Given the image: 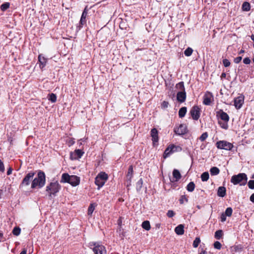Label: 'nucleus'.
Instances as JSON below:
<instances>
[{
  "mask_svg": "<svg viewBox=\"0 0 254 254\" xmlns=\"http://www.w3.org/2000/svg\"><path fill=\"white\" fill-rule=\"evenodd\" d=\"M80 178L75 175H71L70 177V181L69 184L72 186L75 187L78 186L80 183Z\"/></svg>",
  "mask_w": 254,
  "mask_h": 254,
  "instance_id": "2eb2a0df",
  "label": "nucleus"
},
{
  "mask_svg": "<svg viewBox=\"0 0 254 254\" xmlns=\"http://www.w3.org/2000/svg\"><path fill=\"white\" fill-rule=\"evenodd\" d=\"M131 180H130V181H128V180L127 179V187H129V186H131Z\"/></svg>",
  "mask_w": 254,
  "mask_h": 254,
  "instance_id": "052dcab7",
  "label": "nucleus"
},
{
  "mask_svg": "<svg viewBox=\"0 0 254 254\" xmlns=\"http://www.w3.org/2000/svg\"><path fill=\"white\" fill-rule=\"evenodd\" d=\"M169 102L166 101H164L161 104V108L162 109L167 108L169 106Z\"/></svg>",
  "mask_w": 254,
  "mask_h": 254,
  "instance_id": "49530a36",
  "label": "nucleus"
},
{
  "mask_svg": "<svg viewBox=\"0 0 254 254\" xmlns=\"http://www.w3.org/2000/svg\"><path fill=\"white\" fill-rule=\"evenodd\" d=\"M185 200L186 202H188V199L186 195H182L180 199H179L180 203L181 204L184 203V201Z\"/></svg>",
  "mask_w": 254,
  "mask_h": 254,
  "instance_id": "8fccbe9b",
  "label": "nucleus"
},
{
  "mask_svg": "<svg viewBox=\"0 0 254 254\" xmlns=\"http://www.w3.org/2000/svg\"><path fill=\"white\" fill-rule=\"evenodd\" d=\"M216 146L219 149H224L230 151L232 150L234 146L232 143L226 140H220L216 143Z\"/></svg>",
  "mask_w": 254,
  "mask_h": 254,
  "instance_id": "39448f33",
  "label": "nucleus"
},
{
  "mask_svg": "<svg viewBox=\"0 0 254 254\" xmlns=\"http://www.w3.org/2000/svg\"><path fill=\"white\" fill-rule=\"evenodd\" d=\"M174 131L176 134L182 135L186 134L187 132V126L184 124H181L178 127H175Z\"/></svg>",
  "mask_w": 254,
  "mask_h": 254,
  "instance_id": "9b49d317",
  "label": "nucleus"
},
{
  "mask_svg": "<svg viewBox=\"0 0 254 254\" xmlns=\"http://www.w3.org/2000/svg\"><path fill=\"white\" fill-rule=\"evenodd\" d=\"M199 254H206V252L205 250L202 249L201 252Z\"/></svg>",
  "mask_w": 254,
  "mask_h": 254,
  "instance_id": "0e129e2a",
  "label": "nucleus"
},
{
  "mask_svg": "<svg viewBox=\"0 0 254 254\" xmlns=\"http://www.w3.org/2000/svg\"><path fill=\"white\" fill-rule=\"evenodd\" d=\"M88 247L93 250L95 254H106L105 247L98 243L91 242Z\"/></svg>",
  "mask_w": 254,
  "mask_h": 254,
  "instance_id": "7ed1b4c3",
  "label": "nucleus"
},
{
  "mask_svg": "<svg viewBox=\"0 0 254 254\" xmlns=\"http://www.w3.org/2000/svg\"><path fill=\"white\" fill-rule=\"evenodd\" d=\"M9 2H4L0 5V9L2 11H5L9 7Z\"/></svg>",
  "mask_w": 254,
  "mask_h": 254,
  "instance_id": "ea45409f",
  "label": "nucleus"
},
{
  "mask_svg": "<svg viewBox=\"0 0 254 254\" xmlns=\"http://www.w3.org/2000/svg\"><path fill=\"white\" fill-rule=\"evenodd\" d=\"M251 60L249 58L247 57L244 59L243 63L246 64H249L251 63Z\"/></svg>",
  "mask_w": 254,
  "mask_h": 254,
  "instance_id": "864d4df0",
  "label": "nucleus"
},
{
  "mask_svg": "<svg viewBox=\"0 0 254 254\" xmlns=\"http://www.w3.org/2000/svg\"><path fill=\"white\" fill-rule=\"evenodd\" d=\"M133 167L132 165L130 166L128 169L127 173V174L126 177L128 181L131 180L132 175H133Z\"/></svg>",
  "mask_w": 254,
  "mask_h": 254,
  "instance_id": "393cba45",
  "label": "nucleus"
},
{
  "mask_svg": "<svg viewBox=\"0 0 254 254\" xmlns=\"http://www.w3.org/2000/svg\"><path fill=\"white\" fill-rule=\"evenodd\" d=\"M95 184L96 186H98V190H100V188L104 185L105 182L102 180H100V178H97L96 177L95 179Z\"/></svg>",
  "mask_w": 254,
  "mask_h": 254,
  "instance_id": "a878e982",
  "label": "nucleus"
},
{
  "mask_svg": "<svg viewBox=\"0 0 254 254\" xmlns=\"http://www.w3.org/2000/svg\"><path fill=\"white\" fill-rule=\"evenodd\" d=\"M47 60L42 55H39L38 56V62L40 63V67L43 68L46 64Z\"/></svg>",
  "mask_w": 254,
  "mask_h": 254,
  "instance_id": "aec40b11",
  "label": "nucleus"
},
{
  "mask_svg": "<svg viewBox=\"0 0 254 254\" xmlns=\"http://www.w3.org/2000/svg\"><path fill=\"white\" fill-rule=\"evenodd\" d=\"M83 152L80 149H76L74 152H70V158L71 160H77L83 155Z\"/></svg>",
  "mask_w": 254,
  "mask_h": 254,
  "instance_id": "ddd939ff",
  "label": "nucleus"
},
{
  "mask_svg": "<svg viewBox=\"0 0 254 254\" xmlns=\"http://www.w3.org/2000/svg\"><path fill=\"white\" fill-rule=\"evenodd\" d=\"M242 59V57H237L234 59V62L236 64H239L241 61Z\"/></svg>",
  "mask_w": 254,
  "mask_h": 254,
  "instance_id": "5fc2aeb1",
  "label": "nucleus"
},
{
  "mask_svg": "<svg viewBox=\"0 0 254 254\" xmlns=\"http://www.w3.org/2000/svg\"><path fill=\"white\" fill-rule=\"evenodd\" d=\"M61 189V186L57 181L51 182L49 185L46 187V191L49 192V195H55Z\"/></svg>",
  "mask_w": 254,
  "mask_h": 254,
  "instance_id": "20e7f679",
  "label": "nucleus"
},
{
  "mask_svg": "<svg viewBox=\"0 0 254 254\" xmlns=\"http://www.w3.org/2000/svg\"><path fill=\"white\" fill-rule=\"evenodd\" d=\"M247 176L243 173L233 175L231 179V182L234 185L239 184L240 186H245L247 184Z\"/></svg>",
  "mask_w": 254,
  "mask_h": 254,
  "instance_id": "f03ea898",
  "label": "nucleus"
},
{
  "mask_svg": "<svg viewBox=\"0 0 254 254\" xmlns=\"http://www.w3.org/2000/svg\"><path fill=\"white\" fill-rule=\"evenodd\" d=\"M223 64L225 67H228L230 65V61L227 59L223 60Z\"/></svg>",
  "mask_w": 254,
  "mask_h": 254,
  "instance_id": "3c124183",
  "label": "nucleus"
},
{
  "mask_svg": "<svg viewBox=\"0 0 254 254\" xmlns=\"http://www.w3.org/2000/svg\"><path fill=\"white\" fill-rule=\"evenodd\" d=\"M94 209H95V205H94V204H93V203L90 204L88 208V214L89 215H92Z\"/></svg>",
  "mask_w": 254,
  "mask_h": 254,
  "instance_id": "58836bf2",
  "label": "nucleus"
},
{
  "mask_svg": "<svg viewBox=\"0 0 254 254\" xmlns=\"http://www.w3.org/2000/svg\"><path fill=\"white\" fill-rule=\"evenodd\" d=\"M48 100L52 103H54L57 101V95L54 93L49 94L47 97Z\"/></svg>",
  "mask_w": 254,
  "mask_h": 254,
  "instance_id": "cd10ccee",
  "label": "nucleus"
},
{
  "mask_svg": "<svg viewBox=\"0 0 254 254\" xmlns=\"http://www.w3.org/2000/svg\"><path fill=\"white\" fill-rule=\"evenodd\" d=\"M88 10L87 6H86L82 13L80 21L76 27L77 31L80 30L82 28L83 25L86 24V18L88 14Z\"/></svg>",
  "mask_w": 254,
  "mask_h": 254,
  "instance_id": "6e6552de",
  "label": "nucleus"
},
{
  "mask_svg": "<svg viewBox=\"0 0 254 254\" xmlns=\"http://www.w3.org/2000/svg\"><path fill=\"white\" fill-rule=\"evenodd\" d=\"M209 175L207 172L203 173L201 175V179L202 181L206 182L209 179Z\"/></svg>",
  "mask_w": 254,
  "mask_h": 254,
  "instance_id": "f704fd0d",
  "label": "nucleus"
},
{
  "mask_svg": "<svg viewBox=\"0 0 254 254\" xmlns=\"http://www.w3.org/2000/svg\"><path fill=\"white\" fill-rule=\"evenodd\" d=\"M46 183V176L45 173L42 171H39L38 173L37 178L32 180L31 188L35 189L37 187L39 188L43 187Z\"/></svg>",
  "mask_w": 254,
  "mask_h": 254,
  "instance_id": "f257e3e1",
  "label": "nucleus"
},
{
  "mask_svg": "<svg viewBox=\"0 0 254 254\" xmlns=\"http://www.w3.org/2000/svg\"><path fill=\"white\" fill-rule=\"evenodd\" d=\"M175 232L179 235L183 234L184 233V226L182 224L179 225L175 228Z\"/></svg>",
  "mask_w": 254,
  "mask_h": 254,
  "instance_id": "412c9836",
  "label": "nucleus"
},
{
  "mask_svg": "<svg viewBox=\"0 0 254 254\" xmlns=\"http://www.w3.org/2000/svg\"><path fill=\"white\" fill-rule=\"evenodd\" d=\"M242 8L243 11H249L251 9L250 4L247 1H245L242 4Z\"/></svg>",
  "mask_w": 254,
  "mask_h": 254,
  "instance_id": "7c9ffc66",
  "label": "nucleus"
},
{
  "mask_svg": "<svg viewBox=\"0 0 254 254\" xmlns=\"http://www.w3.org/2000/svg\"><path fill=\"white\" fill-rule=\"evenodd\" d=\"M187 112V108L186 107H182L179 111V117L180 118H184Z\"/></svg>",
  "mask_w": 254,
  "mask_h": 254,
  "instance_id": "bb28decb",
  "label": "nucleus"
},
{
  "mask_svg": "<svg viewBox=\"0 0 254 254\" xmlns=\"http://www.w3.org/2000/svg\"><path fill=\"white\" fill-rule=\"evenodd\" d=\"M232 212H233L232 208L231 207H228L226 208L224 213L227 216H231L232 215Z\"/></svg>",
  "mask_w": 254,
  "mask_h": 254,
  "instance_id": "79ce46f5",
  "label": "nucleus"
},
{
  "mask_svg": "<svg viewBox=\"0 0 254 254\" xmlns=\"http://www.w3.org/2000/svg\"><path fill=\"white\" fill-rule=\"evenodd\" d=\"M97 178H100L104 182H106L108 179V176L105 172H100L96 177Z\"/></svg>",
  "mask_w": 254,
  "mask_h": 254,
  "instance_id": "b1692460",
  "label": "nucleus"
},
{
  "mask_svg": "<svg viewBox=\"0 0 254 254\" xmlns=\"http://www.w3.org/2000/svg\"><path fill=\"white\" fill-rule=\"evenodd\" d=\"M212 98H213L212 94L210 92L207 91L203 97V104L209 105L211 103Z\"/></svg>",
  "mask_w": 254,
  "mask_h": 254,
  "instance_id": "4468645a",
  "label": "nucleus"
},
{
  "mask_svg": "<svg viewBox=\"0 0 254 254\" xmlns=\"http://www.w3.org/2000/svg\"><path fill=\"white\" fill-rule=\"evenodd\" d=\"M226 215L223 213H222L221 215V221L222 222H224L226 221Z\"/></svg>",
  "mask_w": 254,
  "mask_h": 254,
  "instance_id": "4d7b16f0",
  "label": "nucleus"
},
{
  "mask_svg": "<svg viewBox=\"0 0 254 254\" xmlns=\"http://www.w3.org/2000/svg\"><path fill=\"white\" fill-rule=\"evenodd\" d=\"M228 122L223 121L221 120L218 121V124L221 128L225 129H227L228 128Z\"/></svg>",
  "mask_w": 254,
  "mask_h": 254,
  "instance_id": "72a5a7b5",
  "label": "nucleus"
},
{
  "mask_svg": "<svg viewBox=\"0 0 254 254\" xmlns=\"http://www.w3.org/2000/svg\"><path fill=\"white\" fill-rule=\"evenodd\" d=\"M226 190L224 187H219L217 190L218 196L223 197L226 195Z\"/></svg>",
  "mask_w": 254,
  "mask_h": 254,
  "instance_id": "4be33fe9",
  "label": "nucleus"
},
{
  "mask_svg": "<svg viewBox=\"0 0 254 254\" xmlns=\"http://www.w3.org/2000/svg\"><path fill=\"white\" fill-rule=\"evenodd\" d=\"M186 99V93L185 91L178 92L177 94V100L180 103H183Z\"/></svg>",
  "mask_w": 254,
  "mask_h": 254,
  "instance_id": "f3484780",
  "label": "nucleus"
},
{
  "mask_svg": "<svg viewBox=\"0 0 254 254\" xmlns=\"http://www.w3.org/2000/svg\"><path fill=\"white\" fill-rule=\"evenodd\" d=\"M220 172V170L218 168L216 167H213L211 168L210 170V173L211 175L215 176L218 175Z\"/></svg>",
  "mask_w": 254,
  "mask_h": 254,
  "instance_id": "c85d7f7f",
  "label": "nucleus"
},
{
  "mask_svg": "<svg viewBox=\"0 0 254 254\" xmlns=\"http://www.w3.org/2000/svg\"><path fill=\"white\" fill-rule=\"evenodd\" d=\"M245 52V51L243 49L241 50V51L239 52V54H241L242 53H244Z\"/></svg>",
  "mask_w": 254,
  "mask_h": 254,
  "instance_id": "338daca9",
  "label": "nucleus"
},
{
  "mask_svg": "<svg viewBox=\"0 0 254 254\" xmlns=\"http://www.w3.org/2000/svg\"><path fill=\"white\" fill-rule=\"evenodd\" d=\"M27 250L25 249L23 250V251L20 253V254H26Z\"/></svg>",
  "mask_w": 254,
  "mask_h": 254,
  "instance_id": "e2e57ef3",
  "label": "nucleus"
},
{
  "mask_svg": "<svg viewBox=\"0 0 254 254\" xmlns=\"http://www.w3.org/2000/svg\"><path fill=\"white\" fill-rule=\"evenodd\" d=\"M173 179H170L171 182H178L181 178V174L177 169H174L173 171Z\"/></svg>",
  "mask_w": 254,
  "mask_h": 254,
  "instance_id": "a211bd4d",
  "label": "nucleus"
},
{
  "mask_svg": "<svg viewBox=\"0 0 254 254\" xmlns=\"http://www.w3.org/2000/svg\"><path fill=\"white\" fill-rule=\"evenodd\" d=\"M208 137V133L206 132L203 133L199 137L201 141H204Z\"/></svg>",
  "mask_w": 254,
  "mask_h": 254,
  "instance_id": "37998d69",
  "label": "nucleus"
},
{
  "mask_svg": "<svg viewBox=\"0 0 254 254\" xmlns=\"http://www.w3.org/2000/svg\"><path fill=\"white\" fill-rule=\"evenodd\" d=\"M200 243V239H195L193 243V247L194 248H197L198 246V245Z\"/></svg>",
  "mask_w": 254,
  "mask_h": 254,
  "instance_id": "09e8293b",
  "label": "nucleus"
},
{
  "mask_svg": "<svg viewBox=\"0 0 254 254\" xmlns=\"http://www.w3.org/2000/svg\"><path fill=\"white\" fill-rule=\"evenodd\" d=\"M175 149V150L177 151H182V148L180 146H176L174 144H171L168 146L167 148L165 149L163 157L164 158H166L167 157H168L170 156L171 154H172L173 153H174V150L173 149Z\"/></svg>",
  "mask_w": 254,
  "mask_h": 254,
  "instance_id": "0eeeda50",
  "label": "nucleus"
},
{
  "mask_svg": "<svg viewBox=\"0 0 254 254\" xmlns=\"http://www.w3.org/2000/svg\"><path fill=\"white\" fill-rule=\"evenodd\" d=\"M192 52L193 50L192 49V48L188 47L184 51V54L186 56L189 57L192 54Z\"/></svg>",
  "mask_w": 254,
  "mask_h": 254,
  "instance_id": "4c0bfd02",
  "label": "nucleus"
},
{
  "mask_svg": "<svg viewBox=\"0 0 254 254\" xmlns=\"http://www.w3.org/2000/svg\"><path fill=\"white\" fill-rule=\"evenodd\" d=\"M251 38L252 39V40L253 41V48H254V34H252L251 36Z\"/></svg>",
  "mask_w": 254,
  "mask_h": 254,
  "instance_id": "680f3d73",
  "label": "nucleus"
},
{
  "mask_svg": "<svg viewBox=\"0 0 254 254\" xmlns=\"http://www.w3.org/2000/svg\"><path fill=\"white\" fill-rule=\"evenodd\" d=\"M21 232V229L19 227H15L12 231V234L15 235V236H18Z\"/></svg>",
  "mask_w": 254,
  "mask_h": 254,
  "instance_id": "e433bc0d",
  "label": "nucleus"
},
{
  "mask_svg": "<svg viewBox=\"0 0 254 254\" xmlns=\"http://www.w3.org/2000/svg\"><path fill=\"white\" fill-rule=\"evenodd\" d=\"M244 247L241 244L235 245L231 247V251L234 253H241L243 250Z\"/></svg>",
  "mask_w": 254,
  "mask_h": 254,
  "instance_id": "6ab92c4d",
  "label": "nucleus"
},
{
  "mask_svg": "<svg viewBox=\"0 0 254 254\" xmlns=\"http://www.w3.org/2000/svg\"><path fill=\"white\" fill-rule=\"evenodd\" d=\"M248 185L249 189H254V180H250L248 183Z\"/></svg>",
  "mask_w": 254,
  "mask_h": 254,
  "instance_id": "c03bdc74",
  "label": "nucleus"
},
{
  "mask_svg": "<svg viewBox=\"0 0 254 254\" xmlns=\"http://www.w3.org/2000/svg\"><path fill=\"white\" fill-rule=\"evenodd\" d=\"M34 175L35 173L34 172H30L28 173L22 181L20 184L19 188H21L24 186H29L31 181L33 180Z\"/></svg>",
  "mask_w": 254,
  "mask_h": 254,
  "instance_id": "423d86ee",
  "label": "nucleus"
},
{
  "mask_svg": "<svg viewBox=\"0 0 254 254\" xmlns=\"http://www.w3.org/2000/svg\"><path fill=\"white\" fill-rule=\"evenodd\" d=\"M250 199L252 202L254 203V193L251 195Z\"/></svg>",
  "mask_w": 254,
  "mask_h": 254,
  "instance_id": "13d9d810",
  "label": "nucleus"
},
{
  "mask_svg": "<svg viewBox=\"0 0 254 254\" xmlns=\"http://www.w3.org/2000/svg\"><path fill=\"white\" fill-rule=\"evenodd\" d=\"M195 188V184L193 182H190L187 186V190L188 191L192 192Z\"/></svg>",
  "mask_w": 254,
  "mask_h": 254,
  "instance_id": "2f4dec72",
  "label": "nucleus"
},
{
  "mask_svg": "<svg viewBox=\"0 0 254 254\" xmlns=\"http://www.w3.org/2000/svg\"><path fill=\"white\" fill-rule=\"evenodd\" d=\"M150 135L152 137L153 146H155L156 143H157L159 140L158 131L156 128L151 129L150 131Z\"/></svg>",
  "mask_w": 254,
  "mask_h": 254,
  "instance_id": "f8f14e48",
  "label": "nucleus"
},
{
  "mask_svg": "<svg viewBox=\"0 0 254 254\" xmlns=\"http://www.w3.org/2000/svg\"><path fill=\"white\" fill-rule=\"evenodd\" d=\"M66 143L69 146L73 145L75 143L73 138H69L67 141Z\"/></svg>",
  "mask_w": 254,
  "mask_h": 254,
  "instance_id": "de8ad7c7",
  "label": "nucleus"
},
{
  "mask_svg": "<svg viewBox=\"0 0 254 254\" xmlns=\"http://www.w3.org/2000/svg\"><path fill=\"white\" fill-rule=\"evenodd\" d=\"M176 88L181 90V91H185L184 83L183 81L180 82L176 84Z\"/></svg>",
  "mask_w": 254,
  "mask_h": 254,
  "instance_id": "c9c22d12",
  "label": "nucleus"
},
{
  "mask_svg": "<svg viewBox=\"0 0 254 254\" xmlns=\"http://www.w3.org/2000/svg\"><path fill=\"white\" fill-rule=\"evenodd\" d=\"M217 116H219L223 121L229 122L230 119L229 115L222 110L217 113Z\"/></svg>",
  "mask_w": 254,
  "mask_h": 254,
  "instance_id": "dca6fc26",
  "label": "nucleus"
},
{
  "mask_svg": "<svg viewBox=\"0 0 254 254\" xmlns=\"http://www.w3.org/2000/svg\"><path fill=\"white\" fill-rule=\"evenodd\" d=\"M12 169L11 168H9L7 171V175H10L12 173Z\"/></svg>",
  "mask_w": 254,
  "mask_h": 254,
  "instance_id": "bf43d9fd",
  "label": "nucleus"
},
{
  "mask_svg": "<svg viewBox=\"0 0 254 254\" xmlns=\"http://www.w3.org/2000/svg\"><path fill=\"white\" fill-rule=\"evenodd\" d=\"M175 212L171 210H169L168 211L167 213V216L169 218H172L175 215Z\"/></svg>",
  "mask_w": 254,
  "mask_h": 254,
  "instance_id": "a18cd8bd",
  "label": "nucleus"
},
{
  "mask_svg": "<svg viewBox=\"0 0 254 254\" xmlns=\"http://www.w3.org/2000/svg\"><path fill=\"white\" fill-rule=\"evenodd\" d=\"M200 109L198 106H194L190 109V114L193 120L197 121L200 117Z\"/></svg>",
  "mask_w": 254,
  "mask_h": 254,
  "instance_id": "1a4fd4ad",
  "label": "nucleus"
},
{
  "mask_svg": "<svg viewBox=\"0 0 254 254\" xmlns=\"http://www.w3.org/2000/svg\"><path fill=\"white\" fill-rule=\"evenodd\" d=\"M244 102V96L242 94L236 97L234 99V105L237 109H240L243 106Z\"/></svg>",
  "mask_w": 254,
  "mask_h": 254,
  "instance_id": "9d476101",
  "label": "nucleus"
},
{
  "mask_svg": "<svg viewBox=\"0 0 254 254\" xmlns=\"http://www.w3.org/2000/svg\"><path fill=\"white\" fill-rule=\"evenodd\" d=\"M142 227L146 230H149L150 229V225L149 221L146 220L142 222Z\"/></svg>",
  "mask_w": 254,
  "mask_h": 254,
  "instance_id": "473e14b6",
  "label": "nucleus"
},
{
  "mask_svg": "<svg viewBox=\"0 0 254 254\" xmlns=\"http://www.w3.org/2000/svg\"><path fill=\"white\" fill-rule=\"evenodd\" d=\"M214 247L218 250H220L221 248V244L219 242H215L214 243Z\"/></svg>",
  "mask_w": 254,
  "mask_h": 254,
  "instance_id": "603ef678",
  "label": "nucleus"
},
{
  "mask_svg": "<svg viewBox=\"0 0 254 254\" xmlns=\"http://www.w3.org/2000/svg\"><path fill=\"white\" fill-rule=\"evenodd\" d=\"M70 176L67 173H64L62 174V178L61 180V183H68L70 181Z\"/></svg>",
  "mask_w": 254,
  "mask_h": 254,
  "instance_id": "5701e85b",
  "label": "nucleus"
},
{
  "mask_svg": "<svg viewBox=\"0 0 254 254\" xmlns=\"http://www.w3.org/2000/svg\"><path fill=\"white\" fill-rule=\"evenodd\" d=\"M223 234V231L221 230H217L215 233V238H220L222 237Z\"/></svg>",
  "mask_w": 254,
  "mask_h": 254,
  "instance_id": "a19ab883",
  "label": "nucleus"
},
{
  "mask_svg": "<svg viewBox=\"0 0 254 254\" xmlns=\"http://www.w3.org/2000/svg\"><path fill=\"white\" fill-rule=\"evenodd\" d=\"M0 171L3 172L4 171V166L3 162L0 159Z\"/></svg>",
  "mask_w": 254,
  "mask_h": 254,
  "instance_id": "6e6d98bb",
  "label": "nucleus"
},
{
  "mask_svg": "<svg viewBox=\"0 0 254 254\" xmlns=\"http://www.w3.org/2000/svg\"><path fill=\"white\" fill-rule=\"evenodd\" d=\"M173 150H174V152H180L181 151L175 150V149H173Z\"/></svg>",
  "mask_w": 254,
  "mask_h": 254,
  "instance_id": "774afa93",
  "label": "nucleus"
},
{
  "mask_svg": "<svg viewBox=\"0 0 254 254\" xmlns=\"http://www.w3.org/2000/svg\"><path fill=\"white\" fill-rule=\"evenodd\" d=\"M143 180L140 178L136 184V189L137 191H140L142 188Z\"/></svg>",
  "mask_w": 254,
  "mask_h": 254,
  "instance_id": "c756f323",
  "label": "nucleus"
},
{
  "mask_svg": "<svg viewBox=\"0 0 254 254\" xmlns=\"http://www.w3.org/2000/svg\"><path fill=\"white\" fill-rule=\"evenodd\" d=\"M226 73L225 72H223L222 74H221V78H225L226 77Z\"/></svg>",
  "mask_w": 254,
  "mask_h": 254,
  "instance_id": "69168bd1",
  "label": "nucleus"
}]
</instances>
